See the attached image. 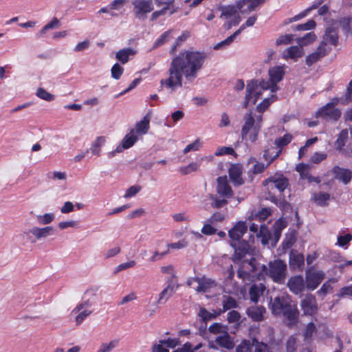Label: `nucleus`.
Wrapping results in <instances>:
<instances>
[{
	"mask_svg": "<svg viewBox=\"0 0 352 352\" xmlns=\"http://www.w3.org/2000/svg\"><path fill=\"white\" fill-rule=\"evenodd\" d=\"M263 186L265 199L280 208H284L287 205L284 192L289 187V182L283 173H275L263 181Z\"/></svg>",
	"mask_w": 352,
	"mask_h": 352,
	"instance_id": "1",
	"label": "nucleus"
},
{
	"mask_svg": "<svg viewBox=\"0 0 352 352\" xmlns=\"http://www.w3.org/2000/svg\"><path fill=\"white\" fill-rule=\"evenodd\" d=\"M206 55L204 52L185 51L177 56V67L188 80L191 81L197 76V73L202 67Z\"/></svg>",
	"mask_w": 352,
	"mask_h": 352,
	"instance_id": "2",
	"label": "nucleus"
},
{
	"mask_svg": "<svg viewBox=\"0 0 352 352\" xmlns=\"http://www.w3.org/2000/svg\"><path fill=\"white\" fill-rule=\"evenodd\" d=\"M271 309L273 314L283 316L286 325L289 327L294 326L298 320V310L296 305L291 304V300L287 297L274 298L271 302Z\"/></svg>",
	"mask_w": 352,
	"mask_h": 352,
	"instance_id": "3",
	"label": "nucleus"
},
{
	"mask_svg": "<svg viewBox=\"0 0 352 352\" xmlns=\"http://www.w3.org/2000/svg\"><path fill=\"white\" fill-rule=\"evenodd\" d=\"M243 121L244 124L241 131V139L250 143H254L258 140L261 129L258 124L256 125L255 118L251 110L245 114Z\"/></svg>",
	"mask_w": 352,
	"mask_h": 352,
	"instance_id": "4",
	"label": "nucleus"
},
{
	"mask_svg": "<svg viewBox=\"0 0 352 352\" xmlns=\"http://www.w3.org/2000/svg\"><path fill=\"white\" fill-rule=\"evenodd\" d=\"M287 264L285 261L278 259L269 263V276L274 282L282 284L286 278Z\"/></svg>",
	"mask_w": 352,
	"mask_h": 352,
	"instance_id": "5",
	"label": "nucleus"
},
{
	"mask_svg": "<svg viewBox=\"0 0 352 352\" xmlns=\"http://www.w3.org/2000/svg\"><path fill=\"white\" fill-rule=\"evenodd\" d=\"M261 95L262 91L259 89L257 80H253L249 82L246 87V94L243 102V107L248 108L250 102L252 104H255L261 98Z\"/></svg>",
	"mask_w": 352,
	"mask_h": 352,
	"instance_id": "6",
	"label": "nucleus"
},
{
	"mask_svg": "<svg viewBox=\"0 0 352 352\" xmlns=\"http://www.w3.org/2000/svg\"><path fill=\"white\" fill-rule=\"evenodd\" d=\"M132 5L135 17L140 20L145 19L146 14L153 10L152 0H133Z\"/></svg>",
	"mask_w": 352,
	"mask_h": 352,
	"instance_id": "7",
	"label": "nucleus"
},
{
	"mask_svg": "<svg viewBox=\"0 0 352 352\" xmlns=\"http://www.w3.org/2000/svg\"><path fill=\"white\" fill-rule=\"evenodd\" d=\"M331 104H326L320 108L316 113V118H320L327 122L338 121L341 116V111L338 108L332 107Z\"/></svg>",
	"mask_w": 352,
	"mask_h": 352,
	"instance_id": "8",
	"label": "nucleus"
},
{
	"mask_svg": "<svg viewBox=\"0 0 352 352\" xmlns=\"http://www.w3.org/2000/svg\"><path fill=\"white\" fill-rule=\"evenodd\" d=\"M257 261L255 258H251L248 261H243L242 266L237 270V276L243 280L250 279L257 276Z\"/></svg>",
	"mask_w": 352,
	"mask_h": 352,
	"instance_id": "9",
	"label": "nucleus"
},
{
	"mask_svg": "<svg viewBox=\"0 0 352 352\" xmlns=\"http://www.w3.org/2000/svg\"><path fill=\"white\" fill-rule=\"evenodd\" d=\"M325 278V273L322 270L307 271L305 274V285L308 290H315Z\"/></svg>",
	"mask_w": 352,
	"mask_h": 352,
	"instance_id": "10",
	"label": "nucleus"
},
{
	"mask_svg": "<svg viewBox=\"0 0 352 352\" xmlns=\"http://www.w3.org/2000/svg\"><path fill=\"white\" fill-rule=\"evenodd\" d=\"M287 285L289 291L296 295L301 294L306 287L305 280L302 275L291 276Z\"/></svg>",
	"mask_w": 352,
	"mask_h": 352,
	"instance_id": "11",
	"label": "nucleus"
},
{
	"mask_svg": "<svg viewBox=\"0 0 352 352\" xmlns=\"http://www.w3.org/2000/svg\"><path fill=\"white\" fill-rule=\"evenodd\" d=\"M217 183V192L221 197L230 199L233 197L234 192L226 176L219 177Z\"/></svg>",
	"mask_w": 352,
	"mask_h": 352,
	"instance_id": "12",
	"label": "nucleus"
},
{
	"mask_svg": "<svg viewBox=\"0 0 352 352\" xmlns=\"http://www.w3.org/2000/svg\"><path fill=\"white\" fill-rule=\"evenodd\" d=\"M138 135L134 134L131 130L125 135L122 140L120 144L117 146L116 149L110 153L111 155H114L116 153L122 152L125 149L132 147L138 140Z\"/></svg>",
	"mask_w": 352,
	"mask_h": 352,
	"instance_id": "13",
	"label": "nucleus"
},
{
	"mask_svg": "<svg viewBox=\"0 0 352 352\" xmlns=\"http://www.w3.org/2000/svg\"><path fill=\"white\" fill-rule=\"evenodd\" d=\"M300 306L305 315L313 316L318 311L316 299L312 294H307L301 300Z\"/></svg>",
	"mask_w": 352,
	"mask_h": 352,
	"instance_id": "14",
	"label": "nucleus"
},
{
	"mask_svg": "<svg viewBox=\"0 0 352 352\" xmlns=\"http://www.w3.org/2000/svg\"><path fill=\"white\" fill-rule=\"evenodd\" d=\"M175 283L173 282L172 280H166V286L159 294L157 304L163 305L166 303L175 294Z\"/></svg>",
	"mask_w": 352,
	"mask_h": 352,
	"instance_id": "15",
	"label": "nucleus"
},
{
	"mask_svg": "<svg viewBox=\"0 0 352 352\" xmlns=\"http://www.w3.org/2000/svg\"><path fill=\"white\" fill-rule=\"evenodd\" d=\"M331 173L333 175L334 179L342 182L344 184H349L352 179V171L339 166H333L331 169Z\"/></svg>",
	"mask_w": 352,
	"mask_h": 352,
	"instance_id": "16",
	"label": "nucleus"
},
{
	"mask_svg": "<svg viewBox=\"0 0 352 352\" xmlns=\"http://www.w3.org/2000/svg\"><path fill=\"white\" fill-rule=\"evenodd\" d=\"M93 310H87L79 305H76L70 313L71 319H74L76 325L81 324L83 321L89 315L93 313Z\"/></svg>",
	"mask_w": 352,
	"mask_h": 352,
	"instance_id": "17",
	"label": "nucleus"
},
{
	"mask_svg": "<svg viewBox=\"0 0 352 352\" xmlns=\"http://www.w3.org/2000/svg\"><path fill=\"white\" fill-rule=\"evenodd\" d=\"M265 0H240L236 6L238 10L242 13H249L254 10L261 4H263Z\"/></svg>",
	"mask_w": 352,
	"mask_h": 352,
	"instance_id": "18",
	"label": "nucleus"
},
{
	"mask_svg": "<svg viewBox=\"0 0 352 352\" xmlns=\"http://www.w3.org/2000/svg\"><path fill=\"white\" fill-rule=\"evenodd\" d=\"M285 74L284 66H274L269 69L270 80L272 83L274 89H278L277 84L281 81Z\"/></svg>",
	"mask_w": 352,
	"mask_h": 352,
	"instance_id": "19",
	"label": "nucleus"
},
{
	"mask_svg": "<svg viewBox=\"0 0 352 352\" xmlns=\"http://www.w3.org/2000/svg\"><path fill=\"white\" fill-rule=\"evenodd\" d=\"M96 290L90 289L85 293L82 301L78 304V305L85 308L87 310H93L92 307L97 302Z\"/></svg>",
	"mask_w": 352,
	"mask_h": 352,
	"instance_id": "20",
	"label": "nucleus"
},
{
	"mask_svg": "<svg viewBox=\"0 0 352 352\" xmlns=\"http://www.w3.org/2000/svg\"><path fill=\"white\" fill-rule=\"evenodd\" d=\"M248 227L246 223L243 221L238 222L231 230L228 234L232 239V242L237 241L241 239L243 234L247 232Z\"/></svg>",
	"mask_w": 352,
	"mask_h": 352,
	"instance_id": "21",
	"label": "nucleus"
},
{
	"mask_svg": "<svg viewBox=\"0 0 352 352\" xmlns=\"http://www.w3.org/2000/svg\"><path fill=\"white\" fill-rule=\"evenodd\" d=\"M231 246L234 249L235 254L239 258H243L250 249L249 243L245 240H239L237 241L231 242Z\"/></svg>",
	"mask_w": 352,
	"mask_h": 352,
	"instance_id": "22",
	"label": "nucleus"
},
{
	"mask_svg": "<svg viewBox=\"0 0 352 352\" xmlns=\"http://www.w3.org/2000/svg\"><path fill=\"white\" fill-rule=\"evenodd\" d=\"M214 343L219 347L228 350L232 349L234 347L233 338L229 335L228 331H223L222 335L217 336L214 340Z\"/></svg>",
	"mask_w": 352,
	"mask_h": 352,
	"instance_id": "23",
	"label": "nucleus"
},
{
	"mask_svg": "<svg viewBox=\"0 0 352 352\" xmlns=\"http://www.w3.org/2000/svg\"><path fill=\"white\" fill-rule=\"evenodd\" d=\"M305 257L301 253L292 250L289 254V264L292 270H302L304 266Z\"/></svg>",
	"mask_w": 352,
	"mask_h": 352,
	"instance_id": "24",
	"label": "nucleus"
},
{
	"mask_svg": "<svg viewBox=\"0 0 352 352\" xmlns=\"http://www.w3.org/2000/svg\"><path fill=\"white\" fill-rule=\"evenodd\" d=\"M155 346L159 352H176V340L173 338L160 340Z\"/></svg>",
	"mask_w": 352,
	"mask_h": 352,
	"instance_id": "25",
	"label": "nucleus"
},
{
	"mask_svg": "<svg viewBox=\"0 0 352 352\" xmlns=\"http://www.w3.org/2000/svg\"><path fill=\"white\" fill-rule=\"evenodd\" d=\"M265 311L263 306H251L247 309L246 314L253 321L260 322L263 320Z\"/></svg>",
	"mask_w": 352,
	"mask_h": 352,
	"instance_id": "26",
	"label": "nucleus"
},
{
	"mask_svg": "<svg viewBox=\"0 0 352 352\" xmlns=\"http://www.w3.org/2000/svg\"><path fill=\"white\" fill-rule=\"evenodd\" d=\"M37 237L39 241L46 239L56 235V230L52 226H34Z\"/></svg>",
	"mask_w": 352,
	"mask_h": 352,
	"instance_id": "27",
	"label": "nucleus"
},
{
	"mask_svg": "<svg viewBox=\"0 0 352 352\" xmlns=\"http://www.w3.org/2000/svg\"><path fill=\"white\" fill-rule=\"evenodd\" d=\"M338 30L333 27H329L325 30L324 34L322 37V41L326 43L327 45L329 44L336 46L338 43Z\"/></svg>",
	"mask_w": 352,
	"mask_h": 352,
	"instance_id": "28",
	"label": "nucleus"
},
{
	"mask_svg": "<svg viewBox=\"0 0 352 352\" xmlns=\"http://www.w3.org/2000/svg\"><path fill=\"white\" fill-rule=\"evenodd\" d=\"M107 142L106 136H98L91 143L90 152L93 155L100 156L101 153V149L104 146Z\"/></svg>",
	"mask_w": 352,
	"mask_h": 352,
	"instance_id": "29",
	"label": "nucleus"
},
{
	"mask_svg": "<svg viewBox=\"0 0 352 352\" xmlns=\"http://www.w3.org/2000/svg\"><path fill=\"white\" fill-rule=\"evenodd\" d=\"M266 287L263 283L253 284L249 289V295L250 300L256 303L259 298L263 295Z\"/></svg>",
	"mask_w": 352,
	"mask_h": 352,
	"instance_id": "30",
	"label": "nucleus"
},
{
	"mask_svg": "<svg viewBox=\"0 0 352 352\" xmlns=\"http://www.w3.org/2000/svg\"><path fill=\"white\" fill-rule=\"evenodd\" d=\"M149 119L147 117H144L142 120L136 123L133 129L131 131L134 134L138 135V137H141L146 134L149 129Z\"/></svg>",
	"mask_w": 352,
	"mask_h": 352,
	"instance_id": "31",
	"label": "nucleus"
},
{
	"mask_svg": "<svg viewBox=\"0 0 352 352\" xmlns=\"http://www.w3.org/2000/svg\"><path fill=\"white\" fill-rule=\"evenodd\" d=\"M20 237L26 243L34 244L38 241L34 226L22 231Z\"/></svg>",
	"mask_w": 352,
	"mask_h": 352,
	"instance_id": "32",
	"label": "nucleus"
},
{
	"mask_svg": "<svg viewBox=\"0 0 352 352\" xmlns=\"http://www.w3.org/2000/svg\"><path fill=\"white\" fill-rule=\"evenodd\" d=\"M351 94H352V80L349 82V83L346 87V91L345 93L344 98L334 97L331 99V101L330 102H328L327 104H331V105L334 107H336V105H337L338 103H341L343 104H347L349 102H350L351 100Z\"/></svg>",
	"mask_w": 352,
	"mask_h": 352,
	"instance_id": "33",
	"label": "nucleus"
},
{
	"mask_svg": "<svg viewBox=\"0 0 352 352\" xmlns=\"http://www.w3.org/2000/svg\"><path fill=\"white\" fill-rule=\"evenodd\" d=\"M241 175V169L236 166H232L229 170L230 179L234 185L240 186L243 184L244 181Z\"/></svg>",
	"mask_w": 352,
	"mask_h": 352,
	"instance_id": "34",
	"label": "nucleus"
},
{
	"mask_svg": "<svg viewBox=\"0 0 352 352\" xmlns=\"http://www.w3.org/2000/svg\"><path fill=\"white\" fill-rule=\"evenodd\" d=\"M56 214L54 212H45L36 215V219L37 223L41 226H50L54 221Z\"/></svg>",
	"mask_w": 352,
	"mask_h": 352,
	"instance_id": "35",
	"label": "nucleus"
},
{
	"mask_svg": "<svg viewBox=\"0 0 352 352\" xmlns=\"http://www.w3.org/2000/svg\"><path fill=\"white\" fill-rule=\"evenodd\" d=\"M119 344L118 339H112L109 342H103L98 346L96 352H111Z\"/></svg>",
	"mask_w": 352,
	"mask_h": 352,
	"instance_id": "36",
	"label": "nucleus"
},
{
	"mask_svg": "<svg viewBox=\"0 0 352 352\" xmlns=\"http://www.w3.org/2000/svg\"><path fill=\"white\" fill-rule=\"evenodd\" d=\"M136 52L131 48H126L119 50L116 54V58L122 64L126 63L129 60V56H134Z\"/></svg>",
	"mask_w": 352,
	"mask_h": 352,
	"instance_id": "37",
	"label": "nucleus"
},
{
	"mask_svg": "<svg viewBox=\"0 0 352 352\" xmlns=\"http://www.w3.org/2000/svg\"><path fill=\"white\" fill-rule=\"evenodd\" d=\"M223 308L219 310L222 313L226 312L228 310L235 309L239 307V304L233 297L230 296H224L222 301Z\"/></svg>",
	"mask_w": 352,
	"mask_h": 352,
	"instance_id": "38",
	"label": "nucleus"
},
{
	"mask_svg": "<svg viewBox=\"0 0 352 352\" xmlns=\"http://www.w3.org/2000/svg\"><path fill=\"white\" fill-rule=\"evenodd\" d=\"M280 153L281 151H278L276 154L270 159L266 165L261 162H256L253 166V173L260 174L263 173L267 169V168L280 155Z\"/></svg>",
	"mask_w": 352,
	"mask_h": 352,
	"instance_id": "39",
	"label": "nucleus"
},
{
	"mask_svg": "<svg viewBox=\"0 0 352 352\" xmlns=\"http://www.w3.org/2000/svg\"><path fill=\"white\" fill-rule=\"evenodd\" d=\"M169 72L170 76L165 84L168 88L173 89L176 83V58H173Z\"/></svg>",
	"mask_w": 352,
	"mask_h": 352,
	"instance_id": "40",
	"label": "nucleus"
},
{
	"mask_svg": "<svg viewBox=\"0 0 352 352\" xmlns=\"http://www.w3.org/2000/svg\"><path fill=\"white\" fill-rule=\"evenodd\" d=\"M316 39V35L314 32H311L307 33L302 37L296 38V42L300 47L307 46L313 43Z\"/></svg>",
	"mask_w": 352,
	"mask_h": 352,
	"instance_id": "41",
	"label": "nucleus"
},
{
	"mask_svg": "<svg viewBox=\"0 0 352 352\" xmlns=\"http://www.w3.org/2000/svg\"><path fill=\"white\" fill-rule=\"evenodd\" d=\"M302 55V50L298 46H291L285 50L283 56L285 58H298Z\"/></svg>",
	"mask_w": 352,
	"mask_h": 352,
	"instance_id": "42",
	"label": "nucleus"
},
{
	"mask_svg": "<svg viewBox=\"0 0 352 352\" xmlns=\"http://www.w3.org/2000/svg\"><path fill=\"white\" fill-rule=\"evenodd\" d=\"M221 314V311L218 310H214L213 313L209 312L206 309L201 307L199 311V316L201 318L203 321L206 322L208 320L216 318L218 316Z\"/></svg>",
	"mask_w": 352,
	"mask_h": 352,
	"instance_id": "43",
	"label": "nucleus"
},
{
	"mask_svg": "<svg viewBox=\"0 0 352 352\" xmlns=\"http://www.w3.org/2000/svg\"><path fill=\"white\" fill-rule=\"evenodd\" d=\"M221 14L220 17H224L226 19L235 17L238 15L237 9L234 6H228L221 8Z\"/></svg>",
	"mask_w": 352,
	"mask_h": 352,
	"instance_id": "44",
	"label": "nucleus"
},
{
	"mask_svg": "<svg viewBox=\"0 0 352 352\" xmlns=\"http://www.w3.org/2000/svg\"><path fill=\"white\" fill-rule=\"evenodd\" d=\"M348 140V131L346 129L342 130L336 141V148L337 151H341L342 148L345 146L346 140Z\"/></svg>",
	"mask_w": 352,
	"mask_h": 352,
	"instance_id": "45",
	"label": "nucleus"
},
{
	"mask_svg": "<svg viewBox=\"0 0 352 352\" xmlns=\"http://www.w3.org/2000/svg\"><path fill=\"white\" fill-rule=\"evenodd\" d=\"M310 168L311 166L309 164L300 163L296 166V170L299 173L302 179H308L311 176Z\"/></svg>",
	"mask_w": 352,
	"mask_h": 352,
	"instance_id": "46",
	"label": "nucleus"
},
{
	"mask_svg": "<svg viewBox=\"0 0 352 352\" xmlns=\"http://www.w3.org/2000/svg\"><path fill=\"white\" fill-rule=\"evenodd\" d=\"M316 23L314 20H308L305 23L298 24L292 27L293 31H307L315 28Z\"/></svg>",
	"mask_w": 352,
	"mask_h": 352,
	"instance_id": "47",
	"label": "nucleus"
},
{
	"mask_svg": "<svg viewBox=\"0 0 352 352\" xmlns=\"http://www.w3.org/2000/svg\"><path fill=\"white\" fill-rule=\"evenodd\" d=\"M330 199V195L327 192H320L314 196V199L317 205L325 206L327 205V201Z\"/></svg>",
	"mask_w": 352,
	"mask_h": 352,
	"instance_id": "48",
	"label": "nucleus"
},
{
	"mask_svg": "<svg viewBox=\"0 0 352 352\" xmlns=\"http://www.w3.org/2000/svg\"><path fill=\"white\" fill-rule=\"evenodd\" d=\"M173 31H167L164 32L159 38L155 41L152 50L156 49L169 41L170 39L173 37Z\"/></svg>",
	"mask_w": 352,
	"mask_h": 352,
	"instance_id": "49",
	"label": "nucleus"
},
{
	"mask_svg": "<svg viewBox=\"0 0 352 352\" xmlns=\"http://www.w3.org/2000/svg\"><path fill=\"white\" fill-rule=\"evenodd\" d=\"M292 135L289 133L285 134L283 137H280L275 140V144L280 148L279 151H282V148L288 145L292 140Z\"/></svg>",
	"mask_w": 352,
	"mask_h": 352,
	"instance_id": "50",
	"label": "nucleus"
},
{
	"mask_svg": "<svg viewBox=\"0 0 352 352\" xmlns=\"http://www.w3.org/2000/svg\"><path fill=\"white\" fill-rule=\"evenodd\" d=\"M336 280L334 278H329L328 280L324 282L320 289L317 292V294L319 296H325L329 292L333 290V287L331 286V283H335Z\"/></svg>",
	"mask_w": 352,
	"mask_h": 352,
	"instance_id": "51",
	"label": "nucleus"
},
{
	"mask_svg": "<svg viewBox=\"0 0 352 352\" xmlns=\"http://www.w3.org/2000/svg\"><path fill=\"white\" fill-rule=\"evenodd\" d=\"M245 28V25H242L240 28L239 30H237L235 32H234L232 35H230V36H228L226 39H225L224 41L219 43L218 44H217L215 46H214V49L215 50H218L220 48L221 46L222 45H229L233 41L234 39L235 38V37L239 35L241 31Z\"/></svg>",
	"mask_w": 352,
	"mask_h": 352,
	"instance_id": "52",
	"label": "nucleus"
},
{
	"mask_svg": "<svg viewBox=\"0 0 352 352\" xmlns=\"http://www.w3.org/2000/svg\"><path fill=\"white\" fill-rule=\"evenodd\" d=\"M252 340H243L236 348V352H252Z\"/></svg>",
	"mask_w": 352,
	"mask_h": 352,
	"instance_id": "53",
	"label": "nucleus"
},
{
	"mask_svg": "<svg viewBox=\"0 0 352 352\" xmlns=\"http://www.w3.org/2000/svg\"><path fill=\"white\" fill-rule=\"evenodd\" d=\"M252 342L254 346V352H272L267 344L260 342L256 338H253Z\"/></svg>",
	"mask_w": 352,
	"mask_h": 352,
	"instance_id": "54",
	"label": "nucleus"
},
{
	"mask_svg": "<svg viewBox=\"0 0 352 352\" xmlns=\"http://www.w3.org/2000/svg\"><path fill=\"white\" fill-rule=\"evenodd\" d=\"M36 96L40 99H42L47 102L53 101L55 99L54 95L49 93L42 87H39L37 89L36 91Z\"/></svg>",
	"mask_w": 352,
	"mask_h": 352,
	"instance_id": "55",
	"label": "nucleus"
},
{
	"mask_svg": "<svg viewBox=\"0 0 352 352\" xmlns=\"http://www.w3.org/2000/svg\"><path fill=\"white\" fill-rule=\"evenodd\" d=\"M160 271L162 274L169 276V277L167 278L166 280H172L173 282H175V266L173 265H167L164 266H162L160 268Z\"/></svg>",
	"mask_w": 352,
	"mask_h": 352,
	"instance_id": "56",
	"label": "nucleus"
},
{
	"mask_svg": "<svg viewBox=\"0 0 352 352\" xmlns=\"http://www.w3.org/2000/svg\"><path fill=\"white\" fill-rule=\"evenodd\" d=\"M58 228L60 230H63L69 228H78L79 222L76 220L62 221L58 223Z\"/></svg>",
	"mask_w": 352,
	"mask_h": 352,
	"instance_id": "57",
	"label": "nucleus"
},
{
	"mask_svg": "<svg viewBox=\"0 0 352 352\" xmlns=\"http://www.w3.org/2000/svg\"><path fill=\"white\" fill-rule=\"evenodd\" d=\"M210 198L212 201L211 206L214 208H221L228 204V198L222 197V199H219L213 195H211Z\"/></svg>",
	"mask_w": 352,
	"mask_h": 352,
	"instance_id": "58",
	"label": "nucleus"
},
{
	"mask_svg": "<svg viewBox=\"0 0 352 352\" xmlns=\"http://www.w3.org/2000/svg\"><path fill=\"white\" fill-rule=\"evenodd\" d=\"M123 72L124 68L118 63L114 64L111 69V77L116 80L120 79Z\"/></svg>",
	"mask_w": 352,
	"mask_h": 352,
	"instance_id": "59",
	"label": "nucleus"
},
{
	"mask_svg": "<svg viewBox=\"0 0 352 352\" xmlns=\"http://www.w3.org/2000/svg\"><path fill=\"white\" fill-rule=\"evenodd\" d=\"M316 332V327L315 324L312 322H309L307 324L306 328L304 331V333H303L305 339H306V340L311 339L314 333H315Z\"/></svg>",
	"mask_w": 352,
	"mask_h": 352,
	"instance_id": "60",
	"label": "nucleus"
},
{
	"mask_svg": "<svg viewBox=\"0 0 352 352\" xmlns=\"http://www.w3.org/2000/svg\"><path fill=\"white\" fill-rule=\"evenodd\" d=\"M199 164L197 162H191L188 165L180 167L179 171L182 175H188L197 170Z\"/></svg>",
	"mask_w": 352,
	"mask_h": 352,
	"instance_id": "61",
	"label": "nucleus"
},
{
	"mask_svg": "<svg viewBox=\"0 0 352 352\" xmlns=\"http://www.w3.org/2000/svg\"><path fill=\"white\" fill-rule=\"evenodd\" d=\"M49 179L52 180L65 181L67 179V174L65 172L53 171L47 174Z\"/></svg>",
	"mask_w": 352,
	"mask_h": 352,
	"instance_id": "62",
	"label": "nucleus"
},
{
	"mask_svg": "<svg viewBox=\"0 0 352 352\" xmlns=\"http://www.w3.org/2000/svg\"><path fill=\"white\" fill-rule=\"evenodd\" d=\"M167 12H168L169 14H172L174 12V10H170L168 6H166L161 10L154 12L151 15V19L152 21H155L160 16L166 15Z\"/></svg>",
	"mask_w": 352,
	"mask_h": 352,
	"instance_id": "63",
	"label": "nucleus"
},
{
	"mask_svg": "<svg viewBox=\"0 0 352 352\" xmlns=\"http://www.w3.org/2000/svg\"><path fill=\"white\" fill-rule=\"evenodd\" d=\"M141 190V187L138 185H134L129 188L124 195V198L125 199H129L134 196H135Z\"/></svg>",
	"mask_w": 352,
	"mask_h": 352,
	"instance_id": "64",
	"label": "nucleus"
}]
</instances>
